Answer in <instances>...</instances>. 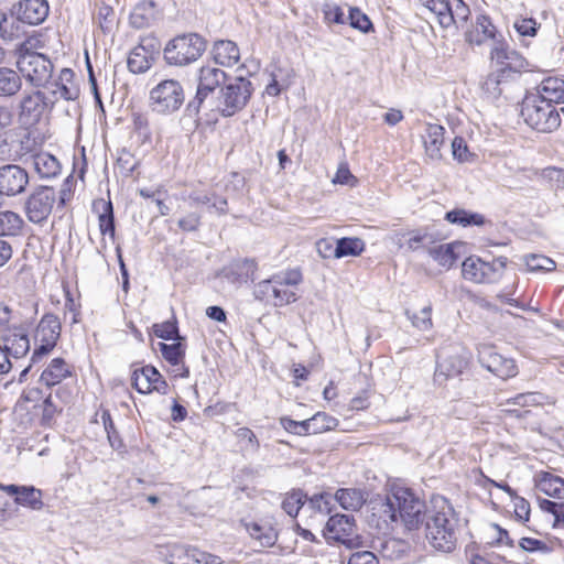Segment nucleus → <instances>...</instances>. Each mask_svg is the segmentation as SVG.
Listing matches in <instances>:
<instances>
[{
	"instance_id": "nucleus-18",
	"label": "nucleus",
	"mask_w": 564,
	"mask_h": 564,
	"mask_svg": "<svg viewBox=\"0 0 564 564\" xmlns=\"http://www.w3.org/2000/svg\"><path fill=\"white\" fill-rule=\"evenodd\" d=\"M30 182L29 173L18 164L0 166V195L14 197L22 194Z\"/></svg>"
},
{
	"instance_id": "nucleus-45",
	"label": "nucleus",
	"mask_w": 564,
	"mask_h": 564,
	"mask_svg": "<svg viewBox=\"0 0 564 564\" xmlns=\"http://www.w3.org/2000/svg\"><path fill=\"white\" fill-rule=\"evenodd\" d=\"M431 12L437 15L438 22L443 28H448L452 18L447 15L449 10V1L447 0H419Z\"/></svg>"
},
{
	"instance_id": "nucleus-47",
	"label": "nucleus",
	"mask_w": 564,
	"mask_h": 564,
	"mask_svg": "<svg viewBox=\"0 0 564 564\" xmlns=\"http://www.w3.org/2000/svg\"><path fill=\"white\" fill-rule=\"evenodd\" d=\"M307 500L306 494L302 490H294L282 501V509L290 516L296 517L300 509Z\"/></svg>"
},
{
	"instance_id": "nucleus-12",
	"label": "nucleus",
	"mask_w": 564,
	"mask_h": 564,
	"mask_svg": "<svg viewBox=\"0 0 564 564\" xmlns=\"http://www.w3.org/2000/svg\"><path fill=\"white\" fill-rule=\"evenodd\" d=\"M55 102L56 98L52 99L39 88L25 93L19 104L20 121L30 126L39 123L43 116L53 109Z\"/></svg>"
},
{
	"instance_id": "nucleus-62",
	"label": "nucleus",
	"mask_w": 564,
	"mask_h": 564,
	"mask_svg": "<svg viewBox=\"0 0 564 564\" xmlns=\"http://www.w3.org/2000/svg\"><path fill=\"white\" fill-rule=\"evenodd\" d=\"M511 499H513L514 501L516 518L522 522L529 521L531 511L529 501L522 497H519L518 495H516V497H512Z\"/></svg>"
},
{
	"instance_id": "nucleus-30",
	"label": "nucleus",
	"mask_w": 564,
	"mask_h": 564,
	"mask_svg": "<svg viewBox=\"0 0 564 564\" xmlns=\"http://www.w3.org/2000/svg\"><path fill=\"white\" fill-rule=\"evenodd\" d=\"M445 129L441 124L426 123L423 142L425 151L431 159L441 158V148L444 144Z\"/></svg>"
},
{
	"instance_id": "nucleus-16",
	"label": "nucleus",
	"mask_w": 564,
	"mask_h": 564,
	"mask_svg": "<svg viewBox=\"0 0 564 564\" xmlns=\"http://www.w3.org/2000/svg\"><path fill=\"white\" fill-rule=\"evenodd\" d=\"M160 53V42L154 36L142 37L128 56V69L133 74L148 72Z\"/></svg>"
},
{
	"instance_id": "nucleus-42",
	"label": "nucleus",
	"mask_w": 564,
	"mask_h": 564,
	"mask_svg": "<svg viewBox=\"0 0 564 564\" xmlns=\"http://www.w3.org/2000/svg\"><path fill=\"white\" fill-rule=\"evenodd\" d=\"M429 253L440 265L445 268H451L458 258L451 243L431 248Z\"/></svg>"
},
{
	"instance_id": "nucleus-13",
	"label": "nucleus",
	"mask_w": 564,
	"mask_h": 564,
	"mask_svg": "<svg viewBox=\"0 0 564 564\" xmlns=\"http://www.w3.org/2000/svg\"><path fill=\"white\" fill-rule=\"evenodd\" d=\"M490 58L501 72L509 78L529 68V62L519 52L511 48L503 40L495 41L490 50Z\"/></svg>"
},
{
	"instance_id": "nucleus-21",
	"label": "nucleus",
	"mask_w": 564,
	"mask_h": 564,
	"mask_svg": "<svg viewBox=\"0 0 564 564\" xmlns=\"http://www.w3.org/2000/svg\"><path fill=\"white\" fill-rule=\"evenodd\" d=\"M48 15V3L46 0H22L17 10L18 19L31 25L42 23Z\"/></svg>"
},
{
	"instance_id": "nucleus-10",
	"label": "nucleus",
	"mask_w": 564,
	"mask_h": 564,
	"mask_svg": "<svg viewBox=\"0 0 564 564\" xmlns=\"http://www.w3.org/2000/svg\"><path fill=\"white\" fill-rule=\"evenodd\" d=\"M57 202V193L54 187L35 186L23 204L26 219L35 225L44 224L51 216Z\"/></svg>"
},
{
	"instance_id": "nucleus-56",
	"label": "nucleus",
	"mask_w": 564,
	"mask_h": 564,
	"mask_svg": "<svg viewBox=\"0 0 564 564\" xmlns=\"http://www.w3.org/2000/svg\"><path fill=\"white\" fill-rule=\"evenodd\" d=\"M280 424L286 432L293 433L295 435H310L308 426H306L307 420L295 421L288 416H283L280 419Z\"/></svg>"
},
{
	"instance_id": "nucleus-32",
	"label": "nucleus",
	"mask_w": 564,
	"mask_h": 564,
	"mask_svg": "<svg viewBox=\"0 0 564 564\" xmlns=\"http://www.w3.org/2000/svg\"><path fill=\"white\" fill-rule=\"evenodd\" d=\"M541 99L551 102L552 105L558 104L564 100V79L558 77L545 78L539 86L538 91Z\"/></svg>"
},
{
	"instance_id": "nucleus-61",
	"label": "nucleus",
	"mask_w": 564,
	"mask_h": 564,
	"mask_svg": "<svg viewBox=\"0 0 564 564\" xmlns=\"http://www.w3.org/2000/svg\"><path fill=\"white\" fill-rule=\"evenodd\" d=\"M324 18L327 22L336 24H345L348 20L344 13V10L336 4L325 7Z\"/></svg>"
},
{
	"instance_id": "nucleus-11",
	"label": "nucleus",
	"mask_w": 564,
	"mask_h": 564,
	"mask_svg": "<svg viewBox=\"0 0 564 564\" xmlns=\"http://www.w3.org/2000/svg\"><path fill=\"white\" fill-rule=\"evenodd\" d=\"M227 78V74L220 68L210 65L200 67L196 95L186 106L187 115L191 117L197 116L204 100L217 87L224 86Z\"/></svg>"
},
{
	"instance_id": "nucleus-63",
	"label": "nucleus",
	"mask_w": 564,
	"mask_h": 564,
	"mask_svg": "<svg viewBox=\"0 0 564 564\" xmlns=\"http://www.w3.org/2000/svg\"><path fill=\"white\" fill-rule=\"evenodd\" d=\"M276 278H279V281L282 283V285L286 289H290V286H295L300 284L303 280L302 273L300 270H289L286 272H282L279 274H274Z\"/></svg>"
},
{
	"instance_id": "nucleus-6",
	"label": "nucleus",
	"mask_w": 564,
	"mask_h": 564,
	"mask_svg": "<svg viewBox=\"0 0 564 564\" xmlns=\"http://www.w3.org/2000/svg\"><path fill=\"white\" fill-rule=\"evenodd\" d=\"M253 94L252 83L242 75L227 78L219 90L217 110L227 118L241 111Z\"/></svg>"
},
{
	"instance_id": "nucleus-24",
	"label": "nucleus",
	"mask_w": 564,
	"mask_h": 564,
	"mask_svg": "<svg viewBox=\"0 0 564 564\" xmlns=\"http://www.w3.org/2000/svg\"><path fill=\"white\" fill-rule=\"evenodd\" d=\"M72 376V366L63 358L57 357L50 361L47 367L40 376V382L47 388L59 384L63 380Z\"/></svg>"
},
{
	"instance_id": "nucleus-58",
	"label": "nucleus",
	"mask_w": 564,
	"mask_h": 564,
	"mask_svg": "<svg viewBox=\"0 0 564 564\" xmlns=\"http://www.w3.org/2000/svg\"><path fill=\"white\" fill-rule=\"evenodd\" d=\"M224 561L215 554L192 546L191 564H223Z\"/></svg>"
},
{
	"instance_id": "nucleus-8",
	"label": "nucleus",
	"mask_w": 564,
	"mask_h": 564,
	"mask_svg": "<svg viewBox=\"0 0 564 564\" xmlns=\"http://www.w3.org/2000/svg\"><path fill=\"white\" fill-rule=\"evenodd\" d=\"M394 500L398 521L401 522L408 531L417 530L421 524H425L426 513L431 508H427L425 502L419 499L410 489H395Z\"/></svg>"
},
{
	"instance_id": "nucleus-39",
	"label": "nucleus",
	"mask_w": 564,
	"mask_h": 564,
	"mask_svg": "<svg viewBox=\"0 0 564 564\" xmlns=\"http://www.w3.org/2000/svg\"><path fill=\"white\" fill-rule=\"evenodd\" d=\"M365 250V242L360 238L344 237L336 241V259L357 257Z\"/></svg>"
},
{
	"instance_id": "nucleus-1",
	"label": "nucleus",
	"mask_w": 564,
	"mask_h": 564,
	"mask_svg": "<svg viewBox=\"0 0 564 564\" xmlns=\"http://www.w3.org/2000/svg\"><path fill=\"white\" fill-rule=\"evenodd\" d=\"M433 507L426 513L425 538L436 551L451 553L457 546L459 520L449 502L444 499L433 500Z\"/></svg>"
},
{
	"instance_id": "nucleus-55",
	"label": "nucleus",
	"mask_w": 564,
	"mask_h": 564,
	"mask_svg": "<svg viewBox=\"0 0 564 564\" xmlns=\"http://www.w3.org/2000/svg\"><path fill=\"white\" fill-rule=\"evenodd\" d=\"M513 28L521 36H535L539 24L532 18H521L514 21Z\"/></svg>"
},
{
	"instance_id": "nucleus-38",
	"label": "nucleus",
	"mask_w": 564,
	"mask_h": 564,
	"mask_svg": "<svg viewBox=\"0 0 564 564\" xmlns=\"http://www.w3.org/2000/svg\"><path fill=\"white\" fill-rule=\"evenodd\" d=\"M246 529L250 536L259 542L260 546L270 547L274 545L278 540V534L271 527H262L253 522L246 524Z\"/></svg>"
},
{
	"instance_id": "nucleus-14",
	"label": "nucleus",
	"mask_w": 564,
	"mask_h": 564,
	"mask_svg": "<svg viewBox=\"0 0 564 564\" xmlns=\"http://www.w3.org/2000/svg\"><path fill=\"white\" fill-rule=\"evenodd\" d=\"M394 491L384 497H377L369 503L371 514L369 522L375 525L380 532L388 533L398 525L397 505H394Z\"/></svg>"
},
{
	"instance_id": "nucleus-44",
	"label": "nucleus",
	"mask_w": 564,
	"mask_h": 564,
	"mask_svg": "<svg viewBox=\"0 0 564 564\" xmlns=\"http://www.w3.org/2000/svg\"><path fill=\"white\" fill-rule=\"evenodd\" d=\"M162 357L173 366L180 365L185 356V347L182 343L165 344L159 343Z\"/></svg>"
},
{
	"instance_id": "nucleus-27",
	"label": "nucleus",
	"mask_w": 564,
	"mask_h": 564,
	"mask_svg": "<svg viewBox=\"0 0 564 564\" xmlns=\"http://www.w3.org/2000/svg\"><path fill=\"white\" fill-rule=\"evenodd\" d=\"M93 210L98 214L100 234L102 236L109 235L113 239L116 225L112 203L102 198L97 199L93 203Z\"/></svg>"
},
{
	"instance_id": "nucleus-49",
	"label": "nucleus",
	"mask_w": 564,
	"mask_h": 564,
	"mask_svg": "<svg viewBox=\"0 0 564 564\" xmlns=\"http://www.w3.org/2000/svg\"><path fill=\"white\" fill-rule=\"evenodd\" d=\"M508 259L506 257H499L492 261H485L482 270H485V281H496L503 272L507 265Z\"/></svg>"
},
{
	"instance_id": "nucleus-23",
	"label": "nucleus",
	"mask_w": 564,
	"mask_h": 564,
	"mask_svg": "<svg viewBox=\"0 0 564 564\" xmlns=\"http://www.w3.org/2000/svg\"><path fill=\"white\" fill-rule=\"evenodd\" d=\"M74 72L70 68H63L59 72L58 79L52 84L54 87L50 96L52 99L63 98L65 100H75L79 96V88L74 83Z\"/></svg>"
},
{
	"instance_id": "nucleus-19",
	"label": "nucleus",
	"mask_w": 564,
	"mask_h": 564,
	"mask_svg": "<svg viewBox=\"0 0 564 564\" xmlns=\"http://www.w3.org/2000/svg\"><path fill=\"white\" fill-rule=\"evenodd\" d=\"M133 388L142 394H148L156 391L161 394L167 393V382L159 372V370L151 366H144L140 369H134L131 376Z\"/></svg>"
},
{
	"instance_id": "nucleus-26",
	"label": "nucleus",
	"mask_w": 564,
	"mask_h": 564,
	"mask_svg": "<svg viewBox=\"0 0 564 564\" xmlns=\"http://www.w3.org/2000/svg\"><path fill=\"white\" fill-rule=\"evenodd\" d=\"M158 18L156 4L152 0L139 2L130 13L129 22L133 29H145Z\"/></svg>"
},
{
	"instance_id": "nucleus-37",
	"label": "nucleus",
	"mask_w": 564,
	"mask_h": 564,
	"mask_svg": "<svg viewBox=\"0 0 564 564\" xmlns=\"http://www.w3.org/2000/svg\"><path fill=\"white\" fill-rule=\"evenodd\" d=\"M539 489L554 499H564V479L550 473L543 474L539 481Z\"/></svg>"
},
{
	"instance_id": "nucleus-5",
	"label": "nucleus",
	"mask_w": 564,
	"mask_h": 564,
	"mask_svg": "<svg viewBox=\"0 0 564 564\" xmlns=\"http://www.w3.org/2000/svg\"><path fill=\"white\" fill-rule=\"evenodd\" d=\"M61 329V322L56 315L47 313L42 316L34 333L35 349L31 357V364L20 372V382L26 379V375L33 366L41 362L54 349L59 339Z\"/></svg>"
},
{
	"instance_id": "nucleus-35",
	"label": "nucleus",
	"mask_w": 564,
	"mask_h": 564,
	"mask_svg": "<svg viewBox=\"0 0 564 564\" xmlns=\"http://www.w3.org/2000/svg\"><path fill=\"white\" fill-rule=\"evenodd\" d=\"M445 220L453 225H458L462 227L469 226H482L485 224L484 215L479 213L468 212L463 208H455L445 214Z\"/></svg>"
},
{
	"instance_id": "nucleus-59",
	"label": "nucleus",
	"mask_w": 564,
	"mask_h": 564,
	"mask_svg": "<svg viewBox=\"0 0 564 564\" xmlns=\"http://www.w3.org/2000/svg\"><path fill=\"white\" fill-rule=\"evenodd\" d=\"M202 225V216L198 213H189L177 221L181 230L186 232L197 231Z\"/></svg>"
},
{
	"instance_id": "nucleus-43",
	"label": "nucleus",
	"mask_w": 564,
	"mask_h": 564,
	"mask_svg": "<svg viewBox=\"0 0 564 564\" xmlns=\"http://www.w3.org/2000/svg\"><path fill=\"white\" fill-rule=\"evenodd\" d=\"M447 15L452 18L448 28L453 24L463 26L469 19L470 9L463 0H451Z\"/></svg>"
},
{
	"instance_id": "nucleus-48",
	"label": "nucleus",
	"mask_w": 564,
	"mask_h": 564,
	"mask_svg": "<svg viewBox=\"0 0 564 564\" xmlns=\"http://www.w3.org/2000/svg\"><path fill=\"white\" fill-rule=\"evenodd\" d=\"M405 315L411 321L412 325L419 330L425 332L432 328V306H424L419 313L411 314L409 311L405 312Z\"/></svg>"
},
{
	"instance_id": "nucleus-51",
	"label": "nucleus",
	"mask_w": 564,
	"mask_h": 564,
	"mask_svg": "<svg viewBox=\"0 0 564 564\" xmlns=\"http://www.w3.org/2000/svg\"><path fill=\"white\" fill-rule=\"evenodd\" d=\"M334 496L328 492H322L312 496L307 502L310 507L323 514H328L332 512Z\"/></svg>"
},
{
	"instance_id": "nucleus-41",
	"label": "nucleus",
	"mask_w": 564,
	"mask_h": 564,
	"mask_svg": "<svg viewBox=\"0 0 564 564\" xmlns=\"http://www.w3.org/2000/svg\"><path fill=\"white\" fill-rule=\"evenodd\" d=\"M338 425V420L325 412H317L312 417L307 419L308 433L319 434L326 431L334 430Z\"/></svg>"
},
{
	"instance_id": "nucleus-31",
	"label": "nucleus",
	"mask_w": 564,
	"mask_h": 564,
	"mask_svg": "<svg viewBox=\"0 0 564 564\" xmlns=\"http://www.w3.org/2000/svg\"><path fill=\"white\" fill-rule=\"evenodd\" d=\"M335 501L347 511H358L367 500V494L359 488H340L334 495Z\"/></svg>"
},
{
	"instance_id": "nucleus-36",
	"label": "nucleus",
	"mask_w": 564,
	"mask_h": 564,
	"mask_svg": "<svg viewBox=\"0 0 564 564\" xmlns=\"http://www.w3.org/2000/svg\"><path fill=\"white\" fill-rule=\"evenodd\" d=\"M24 226L22 217L12 210L0 212V238L19 236Z\"/></svg>"
},
{
	"instance_id": "nucleus-33",
	"label": "nucleus",
	"mask_w": 564,
	"mask_h": 564,
	"mask_svg": "<svg viewBox=\"0 0 564 564\" xmlns=\"http://www.w3.org/2000/svg\"><path fill=\"white\" fill-rule=\"evenodd\" d=\"M10 357L19 359L30 350V339L23 329H17L8 334L4 338L3 347Z\"/></svg>"
},
{
	"instance_id": "nucleus-4",
	"label": "nucleus",
	"mask_w": 564,
	"mask_h": 564,
	"mask_svg": "<svg viewBox=\"0 0 564 564\" xmlns=\"http://www.w3.org/2000/svg\"><path fill=\"white\" fill-rule=\"evenodd\" d=\"M521 116L528 126L545 133L555 131L562 121L554 105L541 99L539 95L531 94L522 101Z\"/></svg>"
},
{
	"instance_id": "nucleus-7",
	"label": "nucleus",
	"mask_w": 564,
	"mask_h": 564,
	"mask_svg": "<svg viewBox=\"0 0 564 564\" xmlns=\"http://www.w3.org/2000/svg\"><path fill=\"white\" fill-rule=\"evenodd\" d=\"M470 357V351L459 344L443 347L437 355L435 382L443 386L447 380L463 375L469 366Z\"/></svg>"
},
{
	"instance_id": "nucleus-64",
	"label": "nucleus",
	"mask_w": 564,
	"mask_h": 564,
	"mask_svg": "<svg viewBox=\"0 0 564 564\" xmlns=\"http://www.w3.org/2000/svg\"><path fill=\"white\" fill-rule=\"evenodd\" d=\"M348 564H379V561L372 552L360 551L351 554Z\"/></svg>"
},
{
	"instance_id": "nucleus-50",
	"label": "nucleus",
	"mask_w": 564,
	"mask_h": 564,
	"mask_svg": "<svg viewBox=\"0 0 564 564\" xmlns=\"http://www.w3.org/2000/svg\"><path fill=\"white\" fill-rule=\"evenodd\" d=\"M507 79H509L508 76L496 69L486 77L482 89L491 97L497 98L501 95L500 84Z\"/></svg>"
},
{
	"instance_id": "nucleus-54",
	"label": "nucleus",
	"mask_w": 564,
	"mask_h": 564,
	"mask_svg": "<svg viewBox=\"0 0 564 564\" xmlns=\"http://www.w3.org/2000/svg\"><path fill=\"white\" fill-rule=\"evenodd\" d=\"M545 397L540 392H525L516 395L509 400V403L529 406V405H541L544 402Z\"/></svg>"
},
{
	"instance_id": "nucleus-28",
	"label": "nucleus",
	"mask_w": 564,
	"mask_h": 564,
	"mask_svg": "<svg viewBox=\"0 0 564 564\" xmlns=\"http://www.w3.org/2000/svg\"><path fill=\"white\" fill-rule=\"evenodd\" d=\"M214 61L221 65L230 67L239 62L240 50L237 44L230 40H219L213 46Z\"/></svg>"
},
{
	"instance_id": "nucleus-34",
	"label": "nucleus",
	"mask_w": 564,
	"mask_h": 564,
	"mask_svg": "<svg viewBox=\"0 0 564 564\" xmlns=\"http://www.w3.org/2000/svg\"><path fill=\"white\" fill-rule=\"evenodd\" d=\"M22 87L19 72L9 67H0V97L9 98L17 95Z\"/></svg>"
},
{
	"instance_id": "nucleus-60",
	"label": "nucleus",
	"mask_w": 564,
	"mask_h": 564,
	"mask_svg": "<svg viewBox=\"0 0 564 564\" xmlns=\"http://www.w3.org/2000/svg\"><path fill=\"white\" fill-rule=\"evenodd\" d=\"M519 545L523 551L527 552H550V547L545 542L533 538H522L519 542Z\"/></svg>"
},
{
	"instance_id": "nucleus-2",
	"label": "nucleus",
	"mask_w": 564,
	"mask_h": 564,
	"mask_svg": "<svg viewBox=\"0 0 564 564\" xmlns=\"http://www.w3.org/2000/svg\"><path fill=\"white\" fill-rule=\"evenodd\" d=\"M36 39L22 42L17 51V67L19 74L35 88L45 87L53 75V63L42 53L34 52Z\"/></svg>"
},
{
	"instance_id": "nucleus-20",
	"label": "nucleus",
	"mask_w": 564,
	"mask_h": 564,
	"mask_svg": "<svg viewBox=\"0 0 564 564\" xmlns=\"http://www.w3.org/2000/svg\"><path fill=\"white\" fill-rule=\"evenodd\" d=\"M0 490L14 498L18 506L39 511L44 507L43 492L34 486L4 485L0 482Z\"/></svg>"
},
{
	"instance_id": "nucleus-25",
	"label": "nucleus",
	"mask_w": 564,
	"mask_h": 564,
	"mask_svg": "<svg viewBox=\"0 0 564 564\" xmlns=\"http://www.w3.org/2000/svg\"><path fill=\"white\" fill-rule=\"evenodd\" d=\"M257 271V263L252 259H241L231 262L224 269L225 278L235 284L247 283L253 279Z\"/></svg>"
},
{
	"instance_id": "nucleus-57",
	"label": "nucleus",
	"mask_w": 564,
	"mask_h": 564,
	"mask_svg": "<svg viewBox=\"0 0 564 564\" xmlns=\"http://www.w3.org/2000/svg\"><path fill=\"white\" fill-rule=\"evenodd\" d=\"M62 411L61 408H58L57 404L53 401V394L50 393L43 401L42 404V417H41V424L42 425H50L53 421L55 414L57 412Z\"/></svg>"
},
{
	"instance_id": "nucleus-46",
	"label": "nucleus",
	"mask_w": 564,
	"mask_h": 564,
	"mask_svg": "<svg viewBox=\"0 0 564 564\" xmlns=\"http://www.w3.org/2000/svg\"><path fill=\"white\" fill-rule=\"evenodd\" d=\"M349 25L362 33H369L373 31V24L366 13H364L357 7L349 8V14L347 17Z\"/></svg>"
},
{
	"instance_id": "nucleus-29",
	"label": "nucleus",
	"mask_w": 564,
	"mask_h": 564,
	"mask_svg": "<svg viewBox=\"0 0 564 564\" xmlns=\"http://www.w3.org/2000/svg\"><path fill=\"white\" fill-rule=\"evenodd\" d=\"M34 171L41 178H53L61 173L58 160L48 152H39L31 156Z\"/></svg>"
},
{
	"instance_id": "nucleus-9",
	"label": "nucleus",
	"mask_w": 564,
	"mask_h": 564,
	"mask_svg": "<svg viewBox=\"0 0 564 564\" xmlns=\"http://www.w3.org/2000/svg\"><path fill=\"white\" fill-rule=\"evenodd\" d=\"M151 109L160 115L176 112L185 100L182 84L176 79H163L150 90Z\"/></svg>"
},
{
	"instance_id": "nucleus-40",
	"label": "nucleus",
	"mask_w": 564,
	"mask_h": 564,
	"mask_svg": "<svg viewBox=\"0 0 564 564\" xmlns=\"http://www.w3.org/2000/svg\"><path fill=\"white\" fill-rule=\"evenodd\" d=\"M484 260L478 257H468L464 260L462 264L463 276L466 280L484 283L485 281V270H482Z\"/></svg>"
},
{
	"instance_id": "nucleus-17",
	"label": "nucleus",
	"mask_w": 564,
	"mask_h": 564,
	"mask_svg": "<svg viewBox=\"0 0 564 564\" xmlns=\"http://www.w3.org/2000/svg\"><path fill=\"white\" fill-rule=\"evenodd\" d=\"M254 297L275 307H281L297 300L296 293L286 289L275 275L259 282L253 291Z\"/></svg>"
},
{
	"instance_id": "nucleus-3",
	"label": "nucleus",
	"mask_w": 564,
	"mask_h": 564,
	"mask_svg": "<svg viewBox=\"0 0 564 564\" xmlns=\"http://www.w3.org/2000/svg\"><path fill=\"white\" fill-rule=\"evenodd\" d=\"M207 41L198 33L189 32L170 40L164 50V61L172 66H187L196 62L206 51Z\"/></svg>"
},
{
	"instance_id": "nucleus-52",
	"label": "nucleus",
	"mask_w": 564,
	"mask_h": 564,
	"mask_svg": "<svg viewBox=\"0 0 564 564\" xmlns=\"http://www.w3.org/2000/svg\"><path fill=\"white\" fill-rule=\"evenodd\" d=\"M525 264L530 271H552L555 269V262L552 259L539 254L525 256Z\"/></svg>"
},
{
	"instance_id": "nucleus-53",
	"label": "nucleus",
	"mask_w": 564,
	"mask_h": 564,
	"mask_svg": "<svg viewBox=\"0 0 564 564\" xmlns=\"http://www.w3.org/2000/svg\"><path fill=\"white\" fill-rule=\"evenodd\" d=\"M154 335L165 340L178 338V327L176 321H166L153 325Z\"/></svg>"
},
{
	"instance_id": "nucleus-15",
	"label": "nucleus",
	"mask_w": 564,
	"mask_h": 564,
	"mask_svg": "<svg viewBox=\"0 0 564 564\" xmlns=\"http://www.w3.org/2000/svg\"><path fill=\"white\" fill-rule=\"evenodd\" d=\"M478 361L488 371L503 380L518 375L516 361L498 354L491 345L482 344L478 347Z\"/></svg>"
},
{
	"instance_id": "nucleus-22",
	"label": "nucleus",
	"mask_w": 564,
	"mask_h": 564,
	"mask_svg": "<svg viewBox=\"0 0 564 564\" xmlns=\"http://www.w3.org/2000/svg\"><path fill=\"white\" fill-rule=\"evenodd\" d=\"M326 530L330 539L346 544L354 534L355 520L347 514L332 516L326 523Z\"/></svg>"
}]
</instances>
